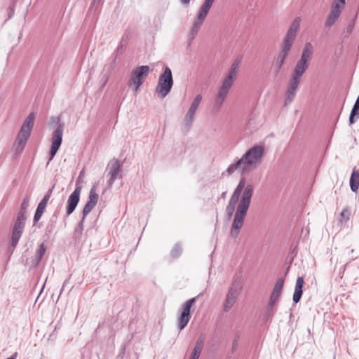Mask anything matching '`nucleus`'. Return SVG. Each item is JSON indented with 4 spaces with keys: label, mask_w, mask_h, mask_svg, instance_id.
Segmentation results:
<instances>
[{
    "label": "nucleus",
    "mask_w": 359,
    "mask_h": 359,
    "mask_svg": "<svg viewBox=\"0 0 359 359\" xmlns=\"http://www.w3.org/2000/svg\"><path fill=\"white\" fill-rule=\"evenodd\" d=\"M245 182L244 177H241L225 210L229 219L235 212L230 231V235L233 238H236L240 233L253 194V185L252 184L245 185Z\"/></svg>",
    "instance_id": "nucleus-1"
},
{
    "label": "nucleus",
    "mask_w": 359,
    "mask_h": 359,
    "mask_svg": "<svg viewBox=\"0 0 359 359\" xmlns=\"http://www.w3.org/2000/svg\"><path fill=\"white\" fill-rule=\"evenodd\" d=\"M245 182L244 177H241L225 210L229 219L235 212L230 231V235L233 238H236L240 233L253 194V185L252 184L245 185Z\"/></svg>",
    "instance_id": "nucleus-2"
},
{
    "label": "nucleus",
    "mask_w": 359,
    "mask_h": 359,
    "mask_svg": "<svg viewBox=\"0 0 359 359\" xmlns=\"http://www.w3.org/2000/svg\"><path fill=\"white\" fill-rule=\"evenodd\" d=\"M264 156V147L257 144L250 148L241 158H236L222 173V176H231L236 171L246 175L257 169Z\"/></svg>",
    "instance_id": "nucleus-3"
},
{
    "label": "nucleus",
    "mask_w": 359,
    "mask_h": 359,
    "mask_svg": "<svg viewBox=\"0 0 359 359\" xmlns=\"http://www.w3.org/2000/svg\"><path fill=\"white\" fill-rule=\"evenodd\" d=\"M313 54V46L310 42H306L301 57L295 64L289 80L288 86L285 94L284 105L286 107L292 102L301 83L302 76L307 70Z\"/></svg>",
    "instance_id": "nucleus-4"
},
{
    "label": "nucleus",
    "mask_w": 359,
    "mask_h": 359,
    "mask_svg": "<svg viewBox=\"0 0 359 359\" xmlns=\"http://www.w3.org/2000/svg\"><path fill=\"white\" fill-rule=\"evenodd\" d=\"M240 60H236L231 65L228 74L223 79L221 85L219 86L213 104V110L217 111L224 103L228 94L233 86V82L237 77Z\"/></svg>",
    "instance_id": "nucleus-5"
},
{
    "label": "nucleus",
    "mask_w": 359,
    "mask_h": 359,
    "mask_svg": "<svg viewBox=\"0 0 359 359\" xmlns=\"http://www.w3.org/2000/svg\"><path fill=\"white\" fill-rule=\"evenodd\" d=\"M35 115L30 113L24 121L13 145V151L16 155L20 154L26 146L34 127Z\"/></svg>",
    "instance_id": "nucleus-6"
},
{
    "label": "nucleus",
    "mask_w": 359,
    "mask_h": 359,
    "mask_svg": "<svg viewBox=\"0 0 359 359\" xmlns=\"http://www.w3.org/2000/svg\"><path fill=\"white\" fill-rule=\"evenodd\" d=\"M29 205V197L27 196L23 199V201L21 204V210L18 214L16 220L13 228L11 245L13 248L17 245L23 232L25 225V221L27 219V210Z\"/></svg>",
    "instance_id": "nucleus-7"
},
{
    "label": "nucleus",
    "mask_w": 359,
    "mask_h": 359,
    "mask_svg": "<svg viewBox=\"0 0 359 359\" xmlns=\"http://www.w3.org/2000/svg\"><path fill=\"white\" fill-rule=\"evenodd\" d=\"M214 1L215 0H205V1L200 7L190 30L189 34L191 36V39H193L198 34L200 27L202 25L204 20L205 19Z\"/></svg>",
    "instance_id": "nucleus-8"
},
{
    "label": "nucleus",
    "mask_w": 359,
    "mask_h": 359,
    "mask_svg": "<svg viewBox=\"0 0 359 359\" xmlns=\"http://www.w3.org/2000/svg\"><path fill=\"white\" fill-rule=\"evenodd\" d=\"M172 85L173 79L171 69L168 67H165L163 72L158 78L156 91L162 97H165L170 93Z\"/></svg>",
    "instance_id": "nucleus-9"
},
{
    "label": "nucleus",
    "mask_w": 359,
    "mask_h": 359,
    "mask_svg": "<svg viewBox=\"0 0 359 359\" xmlns=\"http://www.w3.org/2000/svg\"><path fill=\"white\" fill-rule=\"evenodd\" d=\"M241 290V280L239 278H236L233 282L226 294L223 306V310L224 312H228L233 306Z\"/></svg>",
    "instance_id": "nucleus-10"
},
{
    "label": "nucleus",
    "mask_w": 359,
    "mask_h": 359,
    "mask_svg": "<svg viewBox=\"0 0 359 359\" xmlns=\"http://www.w3.org/2000/svg\"><path fill=\"white\" fill-rule=\"evenodd\" d=\"M63 132L64 125L62 123H60L52 134L51 147L47 165H48L50 162L53 159L60 147L61 146L62 142Z\"/></svg>",
    "instance_id": "nucleus-11"
},
{
    "label": "nucleus",
    "mask_w": 359,
    "mask_h": 359,
    "mask_svg": "<svg viewBox=\"0 0 359 359\" xmlns=\"http://www.w3.org/2000/svg\"><path fill=\"white\" fill-rule=\"evenodd\" d=\"M150 68L147 65L140 66L133 70L130 79V85L134 86L135 91L141 86L144 79L148 75Z\"/></svg>",
    "instance_id": "nucleus-12"
},
{
    "label": "nucleus",
    "mask_w": 359,
    "mask_h": 359,
    "mask_svg": "<svg viewBox=\"0 0 359 359\" xmlns=\"http://www.w3.org/2000/svg\"><path fill=\"white\" fill-rule=\"evenodd\" d=\"M346 4V0H333L331 6V11L328 15L325 25L327 27H332L335 22L337 20L342 9L344 8Z\"/></svg>",
    "instance_id": "nucleus-13"
},
{
    "label": "nucleus",
    "mask_w": 359,
    "mask_h": 359,
    "mask_svg": "<svg viewBox=\"0 0 359 359\" xmlns=\"http://www.w3.org/2000/svg\"><path fill=\"white\" fill-rule=\"evenodd\" d=\"M121 165L118 160L112 159L110 161L106 168L107 176L109 177L107 182L109 187H111L115 180L118 178L121 179Z\"/></svg>",
    "instance_id": "nucleus-14"
},
{
    "label": "nucleus",
    "mask_w": 359,
    "mask_h": 359,
    "mask_svg": "<svg viewBox=\"0 0 359 359\" xmlns=\"http://www.w3.org/2000/svg\"><path fill=\"white\" fill-rule=\"evenodd\" d=\"M197 297L187 300L182 307L180 316L178 319V327L180 330H183L188 324L191 316L190 309L192 304L196 302Z\"/></svg>",
    "instance_id": "nucleus-15"
},
{
    "label": "nucleus",
    "mask_w": 359,
    "mask_h": 359,
    "mask_svg": "<svg viewBox=\"0 0 359 359\" xmlns=\"http://www.w3.org/2000/svg\"><path fill=\"white\" fill-rule=\"evenodd\" d=\"M284 285V279L283 278H279L273 289L271 294L270 296L269 302L267 306L268 311L271 310L277 302L280 297Z\"/></svg>",
    "instance_id": "nucleus-16"
},
{
    "label": "nucleus",
    "mask_w": 359,
    "mask_h": 359,
    "mask_svg": "<svg viewBox=\"0 0 359 359\" xmlns=\"http://www.w3.org/2000/svg\"><path fill=\"white\" fill-rule=\"evenodd\" d=\"M81 191V187L80 186H77L69 196L66 208L67 215L68 216L70 215L76 209L79 202Z\"/></svg>",
    "instance_id": "nucleus-17"
},
{
    "label": "nucleus",
    "mask_w": 359,
    "mask_h": 359,
    "mask_svg": "<svg viewBox=\"0 0 359 359\" xmlns=\"http://www.w3.org/2000/svg\"><path fill=\"white\" fill-rule=\"evenodd\" d=\"M197 110L198 109L196 107L190 104L189 109L184 115L183 119L184 128L187 130H189L191 128L194 121Z\"/></svg>",
    "instance_id": "nucleus-18"
},
{
    "label": "nucleus",
    "mask_w": 359,
    "mask_h": 359,
    "mask_svg": "<svg viewBox=\"0 0 359 359\" xmlns=\"http://www.w3.org/2000/svg\"><path fill=\"white\" fill-rule=\"evenodd\" d=\"M301 23V18L296 17L290 25L285 38L294 41L299 31Z\"/></svg>",
    "instance_id": "nucleus-19"
},
{
    "label": "nucleus",
    "mask_w": 359,
    "mask_h": 359,
    "mask_svg": "<svg viewBox=\"0 0 359 359\" xmlns=\"http://www.w3.org/2000/svg\"><path fill=\"white\" fill-rule=\"evenodd\" d=\"M304 283V278L303 277H298L296 280L295 287H294V292L293 294V302L294 303H298L300 301V299L302 295V287Z\"/></svg>",
    "instance_id": "nucleus-20"
},
{
    "label": "nucleus",
    "mask_w": 359,
    "mask_h": 359,
    "mask_svg": "<svg viewBox=\"0 0 359 359\" xmlns=\"http://www.w3.org/2000/svg\"><path fill=\"white\" fill-rule=\"evenodd\" d=\"M350 187L353 192L356 193L359 188V171L353 168L350 177Z\"/></svg>",
    "instance_id": "nucleus-21"
},
{
    "label": "nucleus",
    "mask_w": 359,
    "mask_h": 359,
    "mask_svg": "<svg viewBox=\"0 0 359 359\" xmlns=\"http://www.w3.org/2000/svg\"><path fill=\"white\" fill-rule=\"evenodd\" d=\"M203 346V339L199 338L194 346L189 359H198Z\"/></svg>",
    "instance_id": "nucleus-22"
},
{
    "label": "nucleus",
    "mask_w": 359,
    "mask_h": 359,
    "mask_svg": "<svg viewBox=\"0 0 359 359\" xmlns=\"http://www.w3.org/2000/svg\"><path fill=\"white\" fill-rule=\"evenodd\" d=\"M294 41L286 39L284 37L283 41L280 46V53L287 56Z\"/></svg>",
    "instance_id": "nucleus-23"
},
{
    "label": "nucleus",
    "mask_w": 359,
    "mask_h": 359,
    "mask_svg": "<svg viewBox=\"0 0 359 359\" xmlns=\"http://www.w3.org/2000/svg\"><path fill=\"white\" fill-rule=\"evenodd\" d=\"M45 252H46V247H45L44 243H43L40 244L39 249L36 252L34 263L32 264V266H35L38 265V264L40 262V261L43 258Z\"/></svg>",
    "instance_id": "nucleus-24"
},
{
    "label": "nucleus",
    "mask_w": 359,
    "mask_h": 359,
    "mask_svg": "<svg viewBox=\"0 0 359 359\" xmlns=\"http://www.w3.org/2000/svg\"><path fill=\"white\" fill-rule=\"evenodd\" d=\"M355 118H356V119H358L359 118V103L355 102L353 104V107L351 109L350 116H349V124L350 125H352L353 123H355Z\"/></svg>",
    "instance_id": "nucleus-25"
},
{
    "label": "nucleus",
    "mask_w": 359,
    "mask_h": 359,
    "mask_svg": "<svg viewBox=\"0 0 359 359\" xmlns=\"http://www.w3.org/2000/svg\"><path fill=\"white\" fill-rule=\"evenodd\" d=\"M287 56L279 53L275 62V69L276 73H278L285 63V59Z\"/></svg>",
    "instance_id": "nucleus-26"
},
{
    "label": "nucleus",
    "mask_w": 359,
    "mask_h": 359,
    "mask_svg": "<svg viewBox=\"0 0 359 359\" xmlns=\"http://www.w3.org/2000/svg\"><path fill=\"white\" fill-rule=\"evenodd\" d=\"M95 205L96 204H94L93 201L89 200L87 201L82 212L83 219H86V217L91 212Z\"/></svg>",
    "instance_id": "nucleus-27"
},
{
    "label": "nucleus",
    "mask_w": 359,
    "mask_h": 359,
    "mask_svg": "<svg viewBox=\"0 0 359 359\" xmlns=\"http://www.w3.org/2000/svg\"><path fill=\"white\" fill-rule=\"evenodd\" d=\"M182 252V248L181 245L180 243H176L173 246L170 254L172 257L177 258L181 255Z\"/></svg>",
    "instance_id": "nucleus-28"
},
{
    "label": "nucleus",
    "mask_w": 359,
    "mask_h": 359,
    "mask_svg": "<svg viewBox=\"0 0 359 359\" xmlns=\"http://www.w3.org/2000/svg\"><path fill=\"white\" fill-rule=\"evenodd\" d=\"M88 200L93 201L94 204H97L98 201V194L96 193L95 187L91 188L89 193Z\"/></svg>",
    "instance_id": "nucleus-29"
},
{
    "label": "nucleus",
    "mask_w": 359,
    "mask_h": 359,
    "mask_svg": "<svg viewBox=\"0 0 359 359\" xmlns=\"http://www.w3.org/2000/svg\"><path fill=\"white\" fill-rule=\"evenodd\" d=\"M55 185H53L44 195L42 200L40 201L41 203L44 204L47 206L48 202L52 195Z\"/></svg>",
    "instance_id": "nucleus-30"
},
{
    "label": "nucleus",
    "mask_w": 359,
    "mask_h": 359,
    "mask_svg": "<svg viewBox=\"0 0 359 359\" xmlns=\"http://www.w3.org/2000/svg\"><path fill=\"white\" fill-rule=\"evenodd\" d=\"M203 96L201 94L196 95L191 102V104L198 109V107L202 102Z\"/></svg>",
    "instance_id": "nucleus-31"
},
{
    "label": "nucleus",
    "mask_w": 359,
    "mask_h": 359,
    "mask_svg": "<svg viewBox=\"0 0 359 359\" xmlns=\"http://www.w3.org/2000/svg\"><path fill=\"white\" fill-rule=\"evenodd\" d=\"M351 215V210L348 208H345L341 212V222H346L349 219V216Z\"/></svg>",
    "instance_id": "nucleus-32"
},
{
    "label": "nucleus",
    "mask_w": 359,
    "mask_h": 359,
    "mask_svg": "<svg viewBox=\"0 0 359 359\" xmlns=\"http://www.w3.org/2000/svg\"><path fill=\"white\" fill-rule=\"evenodd\" d=\"M43 212L36 210L34 216V222H37L41 217Z\"/></svg>",
    "instance_id": "nucleus-33"
},
{
    "label": "nucleus",
    "mask_w": 359,
    "mask_h": 359,
    "mask_svg": "<svg viewBox=\"0 0 359 359\" xmlns=\"http://www.w3.org/2000/svg\"><path fill=\"white\" fill-rule=\"evenodd\" d=\"M84 220H85V219H83V217H82L81 222L78 224L77 228L76 229V231H82V230L83 229Z\"/></svg>",
    "instance_id": "nucleus-34"
},
{
    "label": "nucleus",
    "mask_w": 359,
    "mask_h": 359,
    "mask_svg": "<svg viewBox=\"0 0 359 359\" xmlns=\"http://www.w3.org/2000/svg\"><path fill=\"white\" fill-rule=\"evenodd\" d=\"M46 208V205L39 203L36 210L43 212Z\"/></svg>",
    "instance_id": "nucleus-35"
},
{
    "label": "nucleus",
    "mask_w": 359,
    "mask_h": 359,
    "mask_svg": "<svg viewBox=\"0 0 359 359\" xmlns=\"http://www.w3.org/2000/svg\"><path fill=\"white\" fill-rule=\"evenodd\" d=\"M255 123V118H249V120H248V126H250L253 125Z\"/></svg>",
    "instance_id": "nucleus-36"
},
{
    "label": "nucleus",
    "mask_w": 359,
    "mask_h": 359,
    "mask_svg": "<svg viewBox=\"0 0 359 359\" xmlns=\"http://www.w3.org/2000/svg\"><path fill=\"white\" fill-rule=\"evenodd\" d=\"M102 1V0H93L92 3V6H96L99 5Z\"/></svg>",
    "instance_id": "nucleus-37"
},
{
    "label": "nucleus",
    "mask_w": 359,
    "mask_h": 359,
    "mask_svg": "<svg viewBox=\"0 0 359 359\" xmlns=\"http://www.w3.org/2000/svg\"><path fill=\"white\" fill-rule=\"evenodd\" d=\"M353 23L350 24V25L348 26V27H347V32H349V33H350V32H352V30H353Z\"/></svg>",
    "instance_id": "nucleus-38"
},
{
    "label": "nucleus",
    "mask_w": 359,
    "mask_h": 359,
    "mask_svg": "<svg viewBox=\"0 0 359 359\" xmlns=\"http://www.w3.org/2000/svg\"><path fill=\"white\" fill-rule=\"evenodd\" d=\"M14 13V9L11 7L9 8V18H11Z\"/></svg>",
    "instance_id": "nucleus-39"
},
{
    "label": "nucleus",
    "mask_w": 359,
    "mask_h": 359,
    "mask_svg": "<svg viewBox=\"0 0 359 359\" xmlns=\"http://www.w3.org/2000/svg\"><path fill=\"white\" fill-rule=\"evenodd\" d=\"M182 4H188L190 2V0H180Z\"/></svg>",
    "instance_id": "nucleus-40"
},
{
    "label": "nucleus",
    "mask_w": 359,
    "mask_h": 359,
    "mask_svg": "<svg viewBox=\"0 0 359 359\" xmlns=\"http://www.w3.org/2000/svg\"><path fill=\"white\" fill-rule=\"evenodd\" d=\"M226 191L223 192V193L222 194V195H221V198H223V199H224V198H225V197H226Z\"/></svg>",
    "instance_id": "nucleus-41"
},
{
    "label": "nucleus",
    "mask_w": 359,
    "mask_h": 359,
    "mask_svg": "<svg viewBox=\"0 0 359 359\" xmlns=\"http://www.w3.org/2000/svg\"><path fill=\"white\" fill-rule=\"evenodd\" d=\"M107 80H108V77H107V76H106V77H105V79H104V81L103 86H104V85H105V83H106V82L107 81Z\"/></svg>",
    "instance_id": "nucleus-42"
},
{
    "label": "nucleus",
    "mask_w": 359,
    "mask_h": 359,
    "mask_svg": "<svg viewBox=\"0 0 359 359\" xmlns=\"http://www.w3.org/2000/svg\"><path fill=\"white\" fill-rule=\"evenodd\" d=\"M233 347H234V346H236V341H233Z\"/></svg>",
    "instance_id": "nucleus-43"
},
{
    "label": "nucleus",
    "mask_w": 359,
    "mask_h": 359,
    "mask_svg": "<svg viewBox=\"0 0 359 359\" xmlns=\"http://www.w3.org/2000/svg\"><path fill=\"white\" fill-rule=\"evenodd\" d=\"M353 251H354V250H353V249H352V250H351V253H353Z\"/></svg>",
    "instance_id": "nucleus-44"
}]
</instances>
